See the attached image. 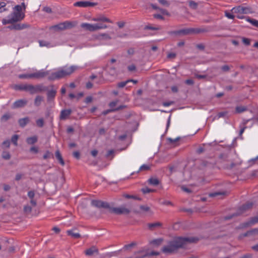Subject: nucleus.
<instances>
[{"instance_id":"6e6d98bb","label":"nucleus","mask_w":258,"mask_h":258,"mask_svg":"<svg viewBox=\"0 0 258 258\" xmlns=\"http://www.w3.org/2000/svg\"><path fill=\"white\" fill-rule=\"evenodd\" d=\"M181 189L183 191L186 192L188 193V194H190V193L192 192V190L190 188H187V187H186V186H185L184 185L181 186Z\"/></svg>"},{"instance_id":"79ce46f5","label":"nucleus","mask_w":258,"mask_h":258,"mask_svg":"<svg viewBox=\"0 0 258 258\" xmlns=\"http://www.w3.org/2000/svg\"><path fill=\"white\" fill-rule=\"evenodd\" d=\"M19 138V136L18 135H14L12 136L11 138L12 143L15 146H17L18 143L17 141Z\"/></svg>"},{"instance_id":"774afa93","label":"nucleus","mask_w":258,"mask_h":258,"mask_svg":"<svg viewBox=\"0 0 258 258\" xmlns=\"http://www.w3.org/2000/svg\"><path fill=\"white\" fill-rule=\"evenodd\" d=\"M43 11L47 13L50 14L52 13V10L50 8L48 7H44L43 8Z\"/></svg>"},{"instance_id":"e2e57ef3","label":"nucleus","mask_w":258,"mask_h":258,"mask_svg":"<svg viewBox=\"0 0 258 258\" xmlns=\"http://www.w3.org/2000/svg\"><path fill=\"white\" fill-rule=\"evenodd\" d=\"M30 152L34 154H37L38 152V149L36 147H31L30 149Z\"/></svg>"},{"instance_id":"423d86ee","label":"nucleus","mask_w":258,"mask_h":258,"mask_svg":"<svg viewBox=\"0 0 258 258\" xmlns=\"http://www.w3.org/2000/svg\"><path fill=\"white\" fill-rule=\"evenodd\" d=\"M231 11L234 13H240L243 14H251L253 13L251 8L248 7H244L242 5L233 8Z\"/></svg>"},{"instance_id":"c03bdc74","label":"nucleus","mask_w":258,"mask_h":258,"mask_svg":"<svg viewBox=\"0 0 258 258\" xmlns=\"http://www.w3.org/2000/svg\"><path fill=\"white\" fill-rule=\"evenodd\" d=\"M129 83H130V81L127 80L123 82H121L117 84V86L118 88H123L125 87Z\"/></svg>"},{"instance_id":"f704fd0d","label":"nucleus","mask_w":258,"mask_h":258,"mask_svg":"<svg viewBox=\"0 0 258 258\" xmlns=\"http://www.w3.org/2000/svg\"><path fill=\"white\" fill-rule=\"evenodd\" d=\"M188 6L191 9L196 10L198 7V4L194 1L190 0L188 1Z\"/></svg>"},{"instance_id":"473e14b6","label":"nucleus","mask_w":258,"mask_h":258,"mask_svg":"<svg viewBox=\"0 0 258 258\" xmlns=\"http://www.w3.org/2000/svg\"><path fill=\"white\" fill-rule=\"evenodd\" d=\"M246 21L250 23L253 26L258 28V21L251 19L249 17H246Z\"/></svg>"},{"instance_id":"864d4df0","label":"nucleus","mask_w":258,"mask_h":258,"mask_svg":"<svg viewBox=\"0 0 258 258\" xmlns=\"http://www.w3.org/2000/svg\"><path fill=\"white\" fill-rule=\"evenodd\" d=\"M141 191L144 194H148L154 191L153 189H151L148 187H144L142 188Z\"/></svg>"},{"instance_id":"cd10ccee","label":"nucleus","mask_w":258,"mask_h":258,"mask_svg":"<svg viewBox=\"0 0 258 258\" xmlns=\"http://www.w3.org/2000/svg\"><path fill=\"white\" fill-rule=\"evenodd\" d=\"M98 38L100 40H107L111 39V37L107 33H101L98 35Z\"/></svg>"},{"instance_id":"aec40b11","label":"nucleus","mask_w":258,"mask_h":258,"mask_svg":"<svg viewBox=\"0 0 258 258\" xmlns=\"http://www.w3.org/2000/svg\"><path fill=\"white\" fill-rule=\"evenodd\" d=\"M30 121V119L28 117L20 118L18 120V123L20 127H24Z\"/></svg>"},{"instance_id":"ddd939ff","label":"nucleus","mask_w":258,"mask_h":258,"mask_svg":"<svg viewBox=\"0 0 258 258\" xmlns=\"http://www.w3.org/2000/svg\"><path fill=\"white\" fill-rule=\"evenodd\" d=\"M93 21L96 22H108L112 23V22L108 18L105 17L104 15H99L92 19Z\"/></svg>"},{"instance_id":"b1692460","label":"nucleus","mask_w":258,"mask_h":258,"mask_svg":"<svg viewBox=\"0 0 258 258\" xmlns=\"http://www.w3.org/2000/svg\"><path fill=\"white\" fill-rule=\"evenodd\" d=\"M147 225L148 228L150 230H154L155 228L162 226V224L160 222H158L152 223H148Z\"/></svg>"},{"instance_id":"f03ea898","label":"nucleus","mask_w":258,"mask_h":258,"mask_svg":"<svg viewBox=\"0 0 258 258\" xmlns=\"http://www.w3.org/2000/svg\"><path fill=\"white\" fill-rule=\"evenodd\" d=\"M91 205L98 208H104L108 209L111 213H114L117 215H127L131 212V210L124 207L113 208L110 206L106 202L100 200H93L91 201Z\"/></svg>"},{"instance_id":"a878e982","label":"nucleus","mask_w":258,"mask_h":258,"mask_svg":"<svg viewBox=\"0 0 258 258\" xmlns=\"http://www.w3.org/2000/svg\"><path fill=\"white\" fill-rule=\"evenodd\" d=\"M55 157H56V158L58 160V161H59V163L61 165H64V162L63 160V158L62 157V156L60 154V152H59V150H57L56 152H55Z\"/></svg>"},{"instance_id":"0e129e2a","label":"nucleus","mask_w":258,"mask_h":258,"mask_svg":"<svg viewBox=\"0 0 258 258\" xmlns=\"http://www.w3.org/2000/svg\"><path fill=\"white\" fill-rule=\"evenodd\" d=\"M24 85H15L14 86V89L16 90L22 91Z\"/></svg>"},{"instance_id":"e433bc0d","label":"nucleus","mask_w":258,"mask_h":258,"mask_svg":"<svg viewBox=\"0 0 258 258\" xmlns=\"http://www.w3.org/2000/svg\"><path fill=\"white\" fill-rule=\"evenodd\" d=\"M123 197L126 199H133L136 200L141 201V199L135 195H130L128 194H124L123 195Z\"/></svg>"},{"instance_id":"7c9ffc66","label":"nucleus","mask_w":258,"mask_h":258,"mask_svg":"<svg viewBox=\"0 0 258 258\" xmlns=\"http://www.w3.org/2000/svg\"><path fill=\"white\" fill-rule=\"evenodd\" d=\"M247 108L246 106H238L235 108V112L237 113H240L247 110Z\"/></svg>"},{"instance_id":"13d9d810","label":"nucleus","mask_w":258,"mask_h":258,"mask_svg":"<svg viewBox=\"0 0 258 258\" xmlns=\"http://www.w3.org/2000/svg\"><path fill=\"white\" fill-rule=\"evenodd\" d=\"M126 107H127V106L125 105H119L117 107L113 108L114 112H116V111H118L119 110H122L124 108H125Z\"/></svg>"},{"instance_id":"4468645a","label":"nucleus","mask_w":258,"mask_h":258,"mask_svg":"<svg viewBox=\"0 0 258 258\" xmlns=\"http://www.w3.org/2000/svg\"><path fill=\"white\" fill-rule=\"evenodd\" d=\"M27 103V101L24 99H20L16 101L13 105V108L24 107Z\"/></svg>"},{"instance_id":"9b49d317","label":"nucleus","mask_w":258,"mask_h":258,"mask_svg":"<svg viewBox=\"0 0 258 258\" xmlns=\"http://www.w3.org/2000/svg\"><path fill=\"white\" fill-rule=\"evenodd\" d=\"M11 25H10L7 27L10 30H20L26 29L30 27L29 25L27 24H16L13 23L11 24Z\"/></svg>"},{"instance_id":"a18cd8bd","label":"nucleus","mask_w":258,"mask_h":258,"mask_svg":"<svg viewBox=\"0 0 258 258\" xmlns=\"http://www.w3.org/2000/svg\"><path fill=\"white\" fill-rule=\"evenodd\" d=\"M150 169V166L146 165V164H143L142 165L139 170L137 171V172H139L140 171H143V170H148Z\"/></svg>"},{"instance_id":"393cba45","label":"nucleus","mask_w":258,"mask_h":258,"mask_svg":"<svg viewBox=\"0 0 258 258\" xmlns=\"http://www.w3.org/2000/svg\"><path fill=\"white\" fill-rule=\"evenodd\" d=\"M228 195V192L226 191H216L210 194V197H215L218 196H225Z\"/></svg>"},{"instance_id":"39448f33","label":"nucleus","mask_w":258,"mask_h":258,"mask_svg":"<svg viewBox=\"0 0 258 258\" xmlns=\"http://www.w3.org/2000/svg\"><path fill=\"white\" fill-rule=\"evenodd\" d=\"M253 203L250 201L246 202L245 204H243L241 206H240L238 210L235 213L228 216H226L225 217V220H229L232 219L233 217L237 216L240 215V214L245 212L246 211L251 209L253 206Z\"/></svg>"},{"instance_id":"5701e85b","label":"nucleus","mask_w":258,"mask_h":258,"mask_svg":"<svg viewBox=\"0 0 258 258\" xmlns=\"http://www.w3.org/2000/svg\"><path fill=\"white\" fill-rule=\"evenodd\" d=\"M38 141V138L36 136L27 138L26 142L29 145H33L36 143Z\"/></svg>"},{"instance_id":"bb28decb","label":"nucleus","mask_w":258,"mask_h":258,"mask_svg":"<svg viewBox=\"0 0 258 258\" xmlns=\"http://www.w3.org/2000/svg\"><path fill=\"white\" fill-rule=\"evenodd\" d=\"M160 254V252H158V251H152L150 252H146L145 254L143 255L142 256H140V257H141V258H145L146 257H148V256H154V255H159Z\"/></svg>"},{"instance_id":"c85d7f7f","label":"nucleus","mask_w":258,"mask_h":258,"mask_svg":"<svg viewBox=\"0 0 258 258\" xmlns=\"http://www.w3.org/2000/svg\"><path fill=\"white\" fill-rule=\"evenodd\" d=\"M18 78L21 79H33L32 73L20 74L18 75Z\"/></svg>"},{"instance_id":"4c0bfd02","label":"nucleus","mask_w":258,"mask_h":258,"mask_svg":"<svg viewBox=\"0 0 258 258\" xmlns=\"http://www.w3.org/2000/svg\"><path fill=\"white\" fill-rule=\"evenodd\" d=\"M43 98L41 96H37L34 100V104L36 106H39L41 101H42Z\"/></svg>"},{"instance_id":"37998d69","label":"nucleus","mask_w":258,"mask_h":258,"mask_svg":"<svg viewBox=\"0 0 258 258\" xmlns=\"http://www.w3.org/2000/svg\"><path fill=\"white\" fill-rule=\"evenodd\" d=\"M177 165H170L168 166V168L170 170V174L173 172H175L177 171Z\"/></svg>"},{"instance_id":"09e8293b","label":"nucleus","mask_w":258,"mask_h":258,"mask_svg":"<svg viewBox=\"0 0 258 258\" xmlns=\"http://www.w3.org/2000/svg\"><path fill=\"white\" fill-rule=\"evenodd\" d=\"M228 112L227 111H222V112H220L218 113L217 116H218V118L224 117L228 115Z\"/></svg>"},{"instance_id":"c756f323","label":"nucleus","mask_w":258,"mask_h":258,"mask_svg":"<svg viewBox=\"0 0 258 258\" xmlns=\"http://www.w3.org/2000/svg\"><path fill=\"white\" fill-rule=\"evenodd\" d=\"M148 182L151 185L156 186L159 184V180L157 178H150L148 179Z\"/></svg>"},{"instance_id":"bf43d9fd","label":"nucleus","mask_w":258,"mask_h":258,"mask_svg":"<svg viewBox=\"0 0 258 258\" xmlns=\"http://www.w3.org/2000/svg\"><path fill=\"white\" fill-rule=\"evenodd\" d=\"M242 42L246 46H248L250 44V40L248 38H242Z\"/></svg>"},{"instance_id":"58836bf2","label":"nucleus","mask_w":258,"mask_h":258,"mask_svg":"<svg viewBox=\"0 0 258 258\" xmlns=\"http://www.w3.org/2000/svg\"><path fill=\"white\" fill-rule=\"evenodd\" d=\"M137 245L136 242H132L131 243L128 244H125L124 245L123 249L124 250H128L132 248L133 247Z\"/></svg>"},{"instance_id":"49530a36","label":"nucleus","mask_w":258,"mask_h":258,"mask_svg":"<svg viewBox=\"0 0 258 258\" xmlns=\"http://www.w3.org/2000/svg\"><path fill=\"white\" fill-rule=\"evenodd\" d=\"M44 120L43 118H40L36 120V124L39 127H42L44 125Z\"/></svg>"},{"instance_id":"680f3d73","label":"nucleus","mask_w":258,"mask_h":258,"mask_svg":"<svg viewBox=\"0 0 258 258\" xmlns=\"http://www.w3.org/2000/svg\"><path fill=\"white\" fill-rule=\"evenodd\" d=\"M180 139V137H177V138H175V139H173L172 138H169L168 139V140L169 141L170 143L174 144V143L177 142V141H178Z\"/></svg>"},{"instance_id":"2f4dec72","label":"nucleus","mask_w":258,"mask_h":258,"mask_svg":"<svg viewBox=\"0 0 258 258\" xmlns=\"http://www.w3.org/2000/svg\"><path fill=\"white\" fill-rule=\"evenodd\" d=\"M12 117L11 114L10 113H6L4 114L1 118V122H6Z\"/></svg>"},{"instance_id":"5fc2aeb1","label":"nucleus","mask_w":258,"mask_h":258,"mask_svg":"<svg viewBox=\"0 0 258 258\" xmlns=\"http://www.w3.org/2000/svg\"><path fill=\"white\" fill-rule=\"evenodd\" d=\"M140 209L144 212H149L150 210V207L145 205H141Z\"/></svg>"},{"instance_id":"f3484780","label":"nucleus","mask_w":258,"mask_h":258,"mask_svg":"<svg viewBox=\"0 0 258 258\" xmlns=\"http://www.w3.org/2000/svg\"><path fill=\"white\" fill-rule=\"evenodd\" d=\"M47 101H51L53 100L57 93L56 91L53 89H51L50 90H47Z\"/></svg>"},{"instance_id":"8fccbe9b","label":"nucleus","mask_w":258,"mask_h":258,"mask_svg":"<svg viewBox=\"0 0 258 258\" xmlns=\"http://www.w3.org/2000/svg\"><path fill=\"white\" fill-rule=\"evenodd\" d=\"M145 30H158L160 29L159 27H153L151 25H147L144 27Z\"/></svg>"},{"instance_id":"7ed1b4c3","label":"nucleus","mask_w":258,"mask_h":258,"mask_svg":"<svg viewBox=\"0 0 258 258\" xmlns=\"http://www.w3.org/2000/svg\"><path fill=\"white\" fill-rule=\"evenodd\" d=\"M24 12H22L21 6L16 5L13 8V12L8 16V19H3L2 23L4 25L16 23L21 21L25 18Z\"/></svg>"},{"instance_id":"f257e3e1","label":"nucleus","mask_w":258,"mask_h":258,"mask_svg":"<svg viewBox=\"0 0 258 258\" xmlns=\"http://www.w3.org/2000/svg\"><path fill=\"white\" fill-rule=\"evenodd\" d=\"M199 238L196 237H177L169 241L166 245L162 248L161 251L165 254H170L182 248L187 243H196Z\"/></svg>"},{"instance_id":"72a5a7b5","label":"nucleus","mask_w":258,"mask_h":258,"mask_svg":"<svg viewBox=\"0 0 258 258\" xmlns=\"http://www.w3.org/2000/svg\"><path fill=\"white\" fill-rule=\"evenodd\" d=\"M6 6L7 4L5 2H0V13L8 11V9L6 8Z\"/></svg>"},{"instance_id":"ea45409f","label":"nucleus","mask_w":258,"mask_h":258,"mask_svg":"<svg viewBox=\"0 0 258 258\" xmlns=\"http://www.w3.org/2000/svg\"><path fill=\"white\" fill-rule=\"evenodd\" d=\"M2 156V158L5 160H9L11 158V155L8 151H3Z\"/></svg>"},{"instance_id":"603ef678","label":"nucleus","mask_w":258,"mask_h":258,"mask_svg":"<svg viewBox=\"0 0 258 258\" xmlns=\"http://www.w3.org/2000/svg\"><path fill=\"white\" fill-rule=\"evenodd\" d=\"M96 31L99 29H105L107 28V25L103 24H95Z\"/></svg>"},{"instance_id":"3c124183","label":"nucleus","mask_w":258,"mask_h":258,"mask_svg":"<svg viewBox=\"0 0 258 258\" xmlns=\"http://www.w3.org/2000/svg\"><path fill=\"white\" fill-rule=\"evenodd\" d=\"M158 2L162 5L169 7L170 5V3L167 0H158Z\"/></svg>"},{"instance_id":"f8f14e48","label":"nucleus","mask_w":258,"mask_h":258,"mask_svg":"<svg viewBox=\"0 0 258 258\" xmlns=\"http://www.w3.org/2000/svg\"><path fill=\"white\" fill-rule=\"evenodd\" d=\"M72 113V110L71 109H63L60 112L59 118L60 120H66L69 116Z\"/></svg>"},{"instance_id":"1a4fd4ad","label":"nucleus","mask_w":258,"mask_h":258,"mask_svg":"<svg viewBox=\"0 0 258 258\" xmlns=\"http://www.w3.org/2000/svg\"><path fill=\"white\" fill-rule=\"evenodd\" d=\"M97 5V3L90 2L89 1H79L74 4V6L82 8L92 7Z\"/></svg>"},{"instance_id":"a19ab883","label":"nucleus","mask_w":258,"mask_h":258,"mask_svg":"<svg viewBox=\"0 0 258 258\" xmlns=\"http://www.w3.org/2000/svg\"><path fill=\"white\" fill-rule=\"evenodd\" d=\"M38 42L39 43V45L41 47L46 46L49 47L50 46V43L44 40H39Z\"/></svg>"},{"instance_id":"6e6552de","label":"nucleus","mask_w":258,"mask_h":258,"mask_svg":"<svg viewBox=\"0 0 258 258\" xmlns=\"http://www.w3.org/2000/svg\"><path fill=\"white\" fill-rule=\"evenodd\" d=\"M58 24L59 25V30L62 31L74 28L76 25V23L75 22L66 21Z\"/></svg>"},{"instance_id":"6ab92c4d","label":"nucleus","mask_w":258,"mask_h":258,"mask_svg":"<svg viewBox=\"0 0 258 258\" xmlns=\"http://www.w3.org/2000/svg\"><path fill=\"white\" fill-rule=\"evenodd\" d=\"M99 253V251H98V248L95 246H91L90 248L87 249L86 251H85V254L87 255H88V256H91L94 253H97V254H98Z\"/></svg>"},{"instance_id":"9d476101","label":"nucleus","mask_w":258,"mask_h":258,"mask_svg":"<svg viewBox=\"0 0 258 258\" xmlns=\"http://www.w3.org/2000/svg\"><path fill=\"white\" fill-rule=\"evenodd\" d=\"M49 75V71L41 70L32 73L33 79H41Z\"/></svg>"},{"instance_id":"20e7f679","label":"nucleus","mask_w":258,"mask_h":258,"mask_svg":"<svg viewBox=\"0 0 258 258\" xmlns=\"http://www.w3.org/2000/svg\"><path fill=\"white\" fill-rule=\"evenodd\" d=\"M77 68L78 67L77 66H72L66 69H61L56 72L51 73L50 75L48 76L47 79L49 81L59 80L66 76L70 75L77 69Z\"/></svg>"},{"instance_id":"412c9836","label":"nucleus","mask_w":258,"mask_h":258,"mask_svg":"<svg viewBox=\"0 0 258 258\" xmlns=\"http://www.w3.org/2000/svg\"><path fill=\"white\" fill-rule=\"evenodd\" d=\"M163 241V239L162 238H157L151 240L150 242V244L153 245L154 247H157L160 245Z\"/></svg>"},{"instance_id":"2eb2a0df","label":"nucleus","mask_w":258,"mask_h":258,"mask_svg":"<svg viewBox=\"0 0 258 258\" xmlns=\"http://www.w3.org/2000/svg\"><path fill=\"white\" fill-rule=\"evenodd\" d=\"M81 27L86 30L89 31L91 32L96 31L95 24H91L89 23H82L81 25Z\"/></svg>"},{"instance_id":"de8ad7c7","label":"nucleus","mask_w":258,"mask_h":258,"mask_svg":"<svg viewBox=\"0 0 258 258\" xmlns=\"http://www.w3.org/2000/svg\"><path fill=\"white\" fill-rule=\"evenodd\" d=\"M26 92H29L30 94L31 92V84H25L23 85V90Z\"/></svg>"},{"instance_id":"a211bd4d","label":"nucleus","mask_w":258,"mask_h":258,"mask_svg":"<svg viewBox=\"0 0 258 258\" xmlns=\"http://www.w3.org/2000/svg\"><path fill=\"white\" fill-rule=\"evenodd\" d=\"M257 223H258V215L251 218L249 221L244 223L243 225L244 227H247Z\"/></svg>"},{"instance_id":"0eeeda50","label":"nucleus","mask_w":258,"mask_h":258,"mask_svg":"<svg viewBox=\"0 0 258 258\" xmlns=\"http://www.w3.org/2000/svg\"><path fill=\"white\" fill-rule=\"evenodd\" d=\"M48 87L45 86L42 84H39L36 85L31 84V92L30 94H34L35 93L43 92L47 91Z\"/></svg>"},{"instance_id":"4d7b16f0","label":"nucleus","mask_w":258,"mask_h":258,"mask_svg":"<svg viewBox=\"0 0 258 258\" xmlns=\"http://www.w3.org/2000/svg\"><path fill=\"white\" fill-rule=\"evenodd\" d=\"M252 121L253 122H258V117L253 118L251 119H249L245 120L244 121V125H245L248 122Z\"/></svg>"},{"instance_id":"c9c22d12","label":"nucleus","mask_w":258,"mask_h":258,"mask_svg":"<svg viewBox=\"0 0 258 258\" xmlns=\"http://www.w3.org/2000/svg\"><path fill=\"white\" fill-rule=\"evenodd\" d=\"M179 35H186L191 33L190 28L179 30Z\"/></svg>"},{"instance_id":"69168bd1","label":"nucleus","mask_w":258,"mask_h":258,"mask_svg":"<svg viewBox=\"0 0 258 258\" xmlns=\"http://www.w3.org/2000/svg\"><path fill=\"white\" fill-rule=\"evenodd\" d=\"M225 16L229 19H233L234 18V16L227 11H225Z\"/></svg>"},{"instance_id":"4be33fe9","label":"nucleus","mask_w":258,"mask_h":258,"mask_svg":"<svg viewBox=\"0 0 258 258\" xmlns=\"http://www.w3.org/2000/svg\"><path fill=\"white\" fill-rule=\"evenodd\" d=\"M191 33L199 34L208 32V30L206 28H190Z\"/></svg>"},{"instance_id":"338daca9","label":"nucleus","mask_w":258,"mask_h":258,"mask_svg":"<svg viewBox=\"0 0 258 258\" xmlns=\"http://www.w3.org/2000/svg\"><path fill=\"white\" fill-rule=\"evenodd\" d=\"M73 155L74 157H75L77 159H79L80 158V153L79 151L74 152L73 153Z\"/></svg>"},{"instance_id":"dca6fc26","label":"nucleus","mask_w":258,"mask_h":258,"mask_svg":"<svg viewBox=\"0 0 258 258\" xmlns=\"http://www.w3.org/2000/svg\"><path fill=\"white\" fill-rule=\"evenodd\" d=\"M76 231H77V229L74 228L67 230V233L69 236H71L73 238L78 239L80 238L81 237V235L78 232H76Z\"/></svg>"},{"instance_id":"052dcab7","label":"nucleus","mask_w":258,"mask_h":258,"mask_svg":"<svg viewBox=\"0 0 258 258\" xmlns=\"http://www.w3.org/2000/svg\"><path fill=\"white\" fill-rule=\"evenodd\" d=\"M24 211L26 213H30L32 211V208L29 205L25 206L24 207Z\"/></svg>"}]
</instances>
